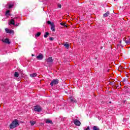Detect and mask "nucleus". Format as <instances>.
Instances as JSON below:
<instances>
[{
  "instance_id": "nucleus-9",
  "label": "nucleus",
  "mask_w": 130,
  "mask_h": 130,
  "mask_svg": "<svg viewBox=\"0 0 130 130\" xmlns=\"http://www.w3.org/2000/svg\"><path fill=\"white\" fill-rule=\"evenodd\" d=\"M46 61L48 63H51L53 61V60L52 59V57H49L46 59Z\"/></svg>"
},
{
  "instance_id": "nucleus-27",
  "label": "nucleus",
  "mask_w": 130,
  "mask_h": 130,
  "mask_svg": "<svg viewBox=\"0 0 130 130\" xmlns=\"http://www.w3.org/2000/svg\"><path fill=\"white\" fill-rule=\"evenodd\" d=\"M16 26H19V24H16Z\"/></svg>"
},
{
  "instance_id": "nucleus-22",
  "label": "nucleus",
  "mask_w": 130,
  "mask_h": 130,
  "mask_svg": "<svg viewBox=\"0 0 130 130\" xmlns=\"http://www.w3.org/2000/svg\"><path fill=\"white\" fill-rule=\"evenodd\" d=\"M93 130H99V128H97V126H94L93 127Z\"/></svg>"
},
{
  "instance_id": "nucleus-28",
  "label": "nucleus",
  "mask_w": 130,
  "mask_h": 130,
  "mask_svg": "<svg viewBox=\"0 0 130 130\" xmlns=\"http://www.w3.org/2000/svg\"><path fill=\"white\" fill-rule=\"evenodd\" d=\"M31 56H34V54H32Z\"/></svg>"
},
{
  "instance_id": "nucleus-11",
  "label": "nucleus",
  "mask_w": 130,
  "mask_h": 130,
  "mask_svg": "<svg viewBox=\"0 0 130 130\" xmlns=\"http://www.w3.org/2000/svg\"><path fill=\"white\" fill-rule=\"evenodd\" d=\"M11 24L12 25H16L15 24V20H14V19H12L11 20H10V22L9 23V25Z\"/></svg>"
},
{
  "instance_id": "nucleus-17",
  "label": "nucleus",
  "mask_w": 130,
  "mask_h": 130,
  "mask_svg": "<svg viewBox=\"0 0 130 130\" xmlns=\"http://www.w3.org/2000/svg\"><path fill=\"white\" fill-rule=\"evenodd\" d=\"M13 7H14V4L9 5V9H13Z\"/></svg>"
},
{
  "instance_id": "nucleus-18",
  "label": "nucleus",
  "mask_w": 130,
  "mask_h": 130,
  "mask_svg": "<svg viewBox=\"0 0 130 130\" xmlns=\"http://www.w3.org/2000/svg\"><path fill=\"white\" fill-rule=\"evenodd\" d=\"M49 35V33L48 32H45V35H44V37H45V38H47V36Z\"/></svg>"
},
{
  "instance_id": "nucleus-26",
  "label": "nucleus",
  "mask_w": 130,
  "mask_h": 130,
  "mask_svg": "<svg viewBox=\"0 0 130 130\" xmlns=\"http://www.w3.org/2000/svg\"><path fill=\"white\" fill-rule=\"evenodd\" d=\"M60 25H61V26H64V24L62 23H60Z\"/></svg>"
},
{
  "instance_id": "nucleus-1",
  "label": "nucleus",
  "mask_w": 130,
  "mask_h": 130,
  "mask_svg": "<svg viewBox=\"0 0 130 130\" xmlns=\"http://www.w3.org/2000/svg\"><path fill=\"white\" fill-rule=\"evenodd\" d=\"M19 120L18 119H15L10 124V128H11V129H13V128L17 127V126H19Z\"/></svg>"
},
{
  "instance_id": "nucleus-24",
  "label": "nucleus",
  "mask_w": 130,
  "mask_h": 130,
  "mask_svg": "<svg viewBox=\"0 0 130 130\" xmlns=\"http://www.w3.org/2000/svg\"><path fill=\"white\" fill-rule=\"evenodd\" d=\"M58 7L59 8V9H60V8H61V5L60 4H58Z\"/></svg>"
},
{
  "instance_id": "nucleus-6",
  "label": "nucleus",
  "mask_w": 130,
  "mask_h": 130,
  "mask_svg": "<svg viewBox=\"0 0 130 130\" xmlns=\"http://www.w3.org/2000/svg\"><path fill=\"white\" fill-rule=\"evenodd\" d=\"M74 124L75 125H77V126H80L81 125V122L77 119L74 120Z\"/></svg>"
},
{
  "instance_id": "nucleus-3",
  "label": "nucleus",
  "mask_w": 130,
  "mask_h": 130,
  "mask_svg": "<svg viewBox=\"0 0 130 130\" xmlns=\"http://www.w3.org/2000/svg\"><path fill=\"white\" fill-rule=\"evenodd\" d=\"M34 110L36 112H41L42 110V108L40 106L37 105L34 107Z\"/></svg>"
},
{
  "instance_id": "nucleus-21",
  "label": "nucleus",
  "mask_w": 130,
  "mask_h": 130,
  "mask_svg": "<svg viewBox=\"0 0 130 130\" xmlns=\"http://www.w3.org/2000/svg\"><path fill=\"white\" fill-rule=\"evenodd\" d=\"M10 15V10H8L6 11V16H9Z\"/></svg>"
},
{
  "instance_id": "nucleus-19",
  "label": "nucleus",
  "mask_w": 130,
  "mask_h": 130,
  "mask_svg": "<svg viewBox=\"0 0 130 130\" xmlns=\"http://www.w3.org/2000/svg\"><path fill=\"white\" fill-rule=\"evenodd\" d=\"M41 35V32H38L36 35V37H39Z\"/></svg>"
},
{
  "instance_id": "nucleus-14",
  "label": "nucleus",
  "mask_w": 130,
  "mask_h": 130,
  "mask_svg": "<svg viewBox=\"0 0 130 130\" xmlns=\"http://www.w3.org/2000/svg\"><path fill=\"white\" fill-rule=\"evenodd\" d=\"M109 15V12H107L105 14H104L103 16L104 17H108Z\"/></svg>"
},
{
  "instance_id": "nucleus-13",
  "label": "nucleus",
  "mask_w": 130,
  "mask_h": 130,
  "mask_svg": "<svg viewBox=\"0 0 130 130\" xmlns=\"http://www.w3.org/2000/svg\"><path fill=\"white\" fill-rule=\"evenodd\" d=\"M64 46H65L66 48H67V49H69L70 47V44L68 43H66L65 44H64Z\"/></svg>"
},
{
  "instance_id": "nucleus-4",
  "label": "nucleus",
  "mask_w": 130,
  "mask_h": 130,
  "mask_svg": "<svg viewBox=\"0 0 130 130\" xmlns=\"http://www.w3.org/2000/svg\"><path fill=\"white\" fill-rule=\"evenodd\" d=\"M57 84H58V79H54L50 83V85L52 87L54 85H56Z\"/></svg>"
},
{
  "instance_id": "nucleus-10",
  "label": "nucleus",
  "mask_w": 130,
  "mask_h": 130,
  "mask_svg": "<svg viewBox=\"0 0 130 130\" xmlns=\"http://www.w3.org/2000/svg\"><path fill=\"white\" fill-rule=\"evenodd\" d=\"M70 100L71 102H73V103H77V100H76V99L74 98L73 96L70 97Z\"/></svg>"
},
{
  "instance_id": "nucleus-12",
  "label": "nucleus",
  "mask_w": 130,
  "mask_h": 130,
  "mask_svg": "<svg viewBox=\"0 0 130 130\" xmlns=\"http://www.w3.org/2000/svg\"><path fill=\"white\" fill-rule=\"evenodd\" d=\"M36 76H37L36 73H32L30 74V77H31V78H35V77H36Z\"/></svg>"
},
{
  "instance_id": "nucleus-16",
  "label": "nucleus",
  "mask_w": 130,
  "mask_h": 130,
  "mask_svg": "<svg viewBox=\"0 0 130 130\" xmlns=\"http://www.w3.org/2000/svg\"><path fill=\"white\" fill-rule=\"evenodd\" d=\"M19 73L18 72H15L14 74V77H16V78H18V77H19Z\"/></svg>"
},
{
  "instance_id": "nucleus-8",
  "label": "nucleus",
  "mask_w": 130,
  "mask_h": 130,
  "mask_svg": "<svg viewBox=\"0 0 130 130\" xmlns=\"http://www.w3.org/2000/svg\"><path fill=\"white\" fill-rule=\"evenodd\" d=\"M37 58L39 60H42V59H43V54H40L39 55L37 56Z\"/></svg>"
},
{
  "instance_id": "nucleus-20",
  "label": "nucleus",
  "mask_w": 130,
  "mask_h": 130,
  "mask_svg": "<svg viewBox=\"0 0 130 130\" xmlns=\"http://www.w3.org/2000/svg\"><path fill=\"white\" fill-rule=\"evenodd\" d=\"M46 123H52V121L49 120H47L46 121Z\"/></svg>"
},
{
  "instance_id": "nucleus-15",
  "label": "nucleus",
  "mask_w": 130,
  "mask_h": 130,
  "mask_svg": "<svg viewBox=\"0 0 130 130\" xmlns=\"http://www.w3.org/2000/svg\"><path fill=\"white\" fill-rule=\"evenodd\" d=\"M30 123L31 125H34V124H35V123H36V121H30Z\"/></svg>"
},
{
  "instance_id": "nucleus-7",
  "label": "nucleus",
  "mask_w": 130,
  "mask_h": 130,
  "mask_svg": "<svg viewBox=\"0 0 130 130\" xmlns=\"http://www.w3.org/2000/svg\"><path fill=\"white\" fill-rule=\"evenodd\" d=\"M3 42H4L5 43H7V44H10L11 43V42H10V40L9 39H2Z\"/></svg>"
},
{
  "instance_id": "nucleus-2",
  "label": "nucleus",
  "mask_w": 130,
  "mask_h": 130,
  "mask_svg": "<svg viewBox=\"0 0 130 130\" xmlns=\"http://www.w3.org/2000/svg\"><path fill=\"white\" fill-rule=\"evenodd\" d=\"M47 24L48 25H50L51 30L54 32V31H55V26L54 25V23L53 22H50V21H48Z\"/></svg>"
},
{
  "instance_id": "nucleus-25",
  "label": "nucleus",
  "mask_w": 130,
  "mask_h": 130,
  "mask_svg": "<svg viewBox=\"0 0 130 130\" xmlns=\"http://www.w3.org/2000/svg\"><path fill=\"white\" fill-rule=\"evenodd\" d=\"M49 40H50L51 41H52V40H53V38H50Z\"/></svg>"
},
{
  "instance_id": "nucleus-23",
  "label": "nucleus",
  "mask_w": 130,
  "mask_h": 130,
  "mask_svg": "<svg viewBox=\"0 0 130 130\" xmlns=\"http://www.w3.org/2000/svg\"><path fill=\"white\" fill-rule=\"evenodd\" d=\"M84 130H90V127L88 126L87 128L84 129Z\"/></svg>"
},
{
  "instance_id": "nucleus-5",
  "label": "nucleus",
  "mask_w": 130,
  "mask_h": 130,
  "mask_svg": "<svg viewBox=\"0 0 130 130\" xmlns=\"http://www.w3.org/2000/svg\"><path fill=\"white\" fill-rule=\"evenodd\" d=\"M5 31L6 33H8L9 34H14V31L12 29H9L8 28H5Z\"/></svg>"
}]
</instances>
